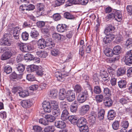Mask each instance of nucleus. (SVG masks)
Here are the masks:
<instances>
[{
    "mask_svg": "<svg viewBox=\"0 0 132 132\" xmlns=\"http://www.w3.org/2000/svg\"><path fill=\"white\" fill-rule=\"evenodd\" d=\"M32 30L30 33V35L32 38H37L39 35V33L36 29L34 28H31Z\"/></svg>",
    "mask_w": 132,
    "mask_h": 132,
    "instance_id": "nucleus-24",
    "label": "nucleus"
},
{
    "mask_svg": "<svg viewBox=\"0 0 132 132\" xmlns=\"http://www.w3.org/2000/svg\"><path fill=\"white\" fill-rule=\"evenodd\" d=\"M105 114V111L103 109H101L98 112V116L99 119L100 120L103 119Z\"/></svg>",
    "mask_w": 132,
    "mask_h": 132,
    "instance_id": "nucleus-39",
    "label": "nucleus"
},
{
    "mask_svg": "<svg viewBox=\"0 0 132 132\" xmlns=\"http://www.w3.org/2000/svg\"><path fill=\"white\" fill-rule=\"evenodd\" d=\"M103 92L104 94L107 96L110 97L112 95L111 90L108 88H106L104 89Z\"/></svg>",
    "mask_w": 132,
    "mask_h": 132,
    "instance_id": "nucleus-45",
    "label": "nucleus"
},
{
    "mask_svg": "<svg viewBox=\"0 0 132 132\" xmlns=\"http://www.w3.org/2000/svg\"><path fill=\"white\" fill-rule=\"evenodd\" d=\"M11 79L18 80L22 78V74L18 75L15 72H13L11 75Z\"/></svg>",
    "mask_w": 132,
    "mask_h": 132,
    "instance_id": "nucleus-23",
    "label": "nucleus"
},
{
    "mask_svg": "<svg viewBox=\"0 0 132 132\" xmlns=\"http://www.w3.org/2000/svg\"><path fill=\"white\" fill-rule=\"evenodd\" d=\"M86 119L84 117H81L78 119L77 125L79 127L86 125Z\"/></svg>",
    "mask_w": 132,
    "mask_h": 132,
    "instance_id": "nucleus-17",
    "label": "nucleus"
},
{
    "mask_svg": "<svg viewBox=\"0 0 132 132\" xmlns=\"http://www.w3.org/2000/svg\"><path fill=\"white\" fill-rule=\"evenodd\" d=\"M53 18L55 21H57L61 19V16L60 14L56 13L53 15Z\"/></svg>",
    "mask_w": 132,
    "mask_h": 132,
    "instance_id": "nucleus-57",
    "label": "nucleus"
},
{
    "mask_svg": "<svg viewBox=\"0 0 132 132\" xmlns=\"http://www.w3.org/2000/svg\"><path fill=\"white\" fill-rule=\"evenodd\" d=\"M38 47L39 49H43L46 46V43L43 39H40L38 42Z\"/></svg>",
    "mask_w": 132,
    "mask_h": 132,
    "instance_id": "nucleus-14",
    "label": "nucleus"
},
{
    "mask_svg": "<svg viewBox=\"0 0 132 132\" xmlns=\"http://www.w3.org/2000/svg\"><path fill=\"white\" fill-rule=\"evenodd\" d=\"M104 53L107 56L109 57L112 56L114 54L113 51L110 48L105 49Z\"/></svg>",
    "mask_w": 132,
    "mask_h": 132,
    "instance_id": "nucleus-30",
    "label": "nucleus"
},
{
    "mask_svg": "<svg viewBox=\"0 0 132 132\" xmlns=\"http://www.w3.org/2000/svg\"><path fill=\"white\" fill-rule=\"evenodd\" d=\"M52 37L53 39L56 40H60L61 39L60 35L58 33H54L53 34Z\"/></svg>",
    "mask_w": 132,
    "mask_h": 132,
    "instance_id": "nucleus-62",
    "label": "nucleus"
},
{
    "mask_svg": "<svg viewBox=\"0 0 132 132\" xmlns=\"http://www.w3.org/2000/svg\"><path fill=\"white\" fill-rule=\"evenodd\" d=\"M26 78L29 81H33L36 79V78L33 74L31 73L28 74L27 75Z\"/></svg>",
    "mask_w": 132,
    "mask_h": 132,
    "instance_id": "nucleus-49",
    "label": "nucleus"
},
{
    "mask_svg": "<svg viewBox=\"0 0 132 132\" xmlns=\"http://www.w3.org/2000/svg\"><path fill=\"white\" fill-rule=\"evenodd\" d=\"M55 77L57 79L60 81H62V80H64V76H67V73L66 72L63 71H62L61 73L59 72H56L54 73Z\"/></svg>",
    "mask_w": 132,
    "mask_h": 132,
    "instance_id": "nucleus-7",
    "label": "nucleus"
},
{
    "mask_svg": "<svg viewBox=\"0 0 132 132\" xmlns=\"http://www.w3.org/2000/svg\"><path fill=\"white\" fill-rule=\"evenodd\" d=\"M125 73V70L123 68H119L117 71V75L118 76H122Z\"/></svg>",
    "mask_w": 132,
    "mask_h": 132,
    "instance_id": "nucleus-31",
    "label": "nucleus"
},
{
    "mask_svg": "<svg viewBox=\"0 0 132 132\" xmlns=\"http://www.w3.org/2000/svg\"><path fill=\"white\" fill-rule=\"evenodd\" d=\"M64 17L68 19H74V16L72 14L68 12H65L64 14Z\"/></svg>",
    "mask_w": 132,
    "mask_h": 132,
    "instance_id": "nucleus-50",
    "label": "nucleus"
},
{
    "mask_svg": "<svg viewBox=\"0 0 132 132\" xmlns=\"http://www.w3.org/2000/svg\"><path fill=\"white\" fill-rule=\"evenodd\" d=\"M119 124L118 121H115L112 125V126L113 129L115 130H118L119 128Z\"/></svg>",
    "mask_w": 132,
    "mask_h": 132,
    "instance_id": "nucleus-47",
    "label": "nucleus"
},
{
    "mask_svg": "<svg viewBox=\"0 0 132 132\" xmlns=\"http://www.w3.org/2000/svg\"><path fill=\"white\" fill-rule=\"evenodd\" d=\"M65 0H56L55 1V6H58L63 4Z\"/></svg>",
    "mask_w": 132,
    "mask_h": 132,
    "instance_id": "nucleus-56",
    "label": "nucleus"
},
{
    "mask_svg": "<svg viewBox=\"0 0 132 132\" xmlns=\"http://www.w3.org/2000/svg\"><path fill=\"white\" fill-rule=\"evenodd\" d=\"M88 96V92L86 90H85L84 92L78 95L77 101L79 103H82L86 101Z\"/></svg>",
    "mask_w": 132,
    "mask_h": 132,
    "instance_id": "nucleus-2",
    "label": "nucleus"
},
{
    "mask_svg": "<svg viewBox=\"0 0 132 132\" xmlns=\"http://www.w3.org/2000/svg\"><path fill=\"white\" fill-rule=\"evenodd\" d=\"M122 51L121 47L119 45L114 47L113 48V51L114 54L117 55L120 53Z\"/></svg>",
    "mask_w": 132,
    "mask_h": 132,
    "instance_id": "nucleus-33",
    "label": "nucleus"
},
{
    "mask_svg": "<svg viewBox=\"0 0 132 132\" xmlns=\"http://www.w3.org/2000/svg\"><path fill=\"white\" fill-rule=\"evenodd\" d=\"M33 129L35 131L37 132H40L42 130V127L37 125L34 126Z\"/></svg>",
    "mask_w": 132,
    "mask_h": 132,
    "instance_id": "nucleus-64",
    "label": "nucleus"
},
{
    "mask_svg": "<svg viewBox=\"0 0 132 132\" xmlns=\"http://www.w3.org/2000/svg\"><path fill=\"white\" fill-rule=\"evenodd\" d=\"M94 93L97 94H100L101 92V88L98 85H96L94 87Z\"/></svg>",
    "mask_w": 132,
    "mask_h": 132,
    "instance_id": "nucleus-55",
    "label": "nucleus"
},
{
    "mask_svg": "<svg viewBox=\"0 0 132 132\" xmlns=\"http://www.w3.org/2000/svg\"><path fill=\"white\" fill-rule=\"evenodd\" d=\"M36 54L38 56L44 58L47 56V53L45 51H39L36 52Z\"/></svg>",
    "mask_w": 132,
    "mask_h": 132,
    "instance_id": "nucleus-28",
    "label": "nucleus"
},
{
    "mask_svg": "<svg viewBox=\"0 0 132 132\" xmlns=\"http://www.w3.org/2000/svg\"><path fill=\"white\" fill-rule=\"evenodd\" d=\"M71 123L74 125H77L78 121V118L75 116H69L68 118Z\"/></svg>",
    "mask_w": 132,
    "mask_h": 132,
    "instance_id": "nucleus-27",
    "label": "nucleus"
},
{
    "mask_svg": "<svg viewBox=\"0 0 132 132\" xmlns=\"http://www.w3.org/2000/svg\"><path fill=\"white\" fill-rule=\"evenodd\" d=\"M22 90V88L20 86H16L13 87L12 89V92L14 94L16 93L19 94L20 91Z\"/></svg>",
    "mask_w": 132,
    "mask_h": 132,
    "instance_id": "nucleus-37",
    "label": "nucleus"
},
{
    "mask_svg": "<svg viewBox=\"0 0 132 132\" xmlns=\"http://www.w3.org/2000/svg\"><path fill=\"white\" fill-rule=\"evenodd\" d=\"M79 0H68L66 2L67 6H71L72 4H78Z\"/></svg>",
    "mask_w": 132,
    "mask_h": 132,
    "instance_id": "nucleus-35",
    "label": "nucleus"
},
{
    "mask_svg": "<svg viewBox=\"0 0 132 132\" xmlns=\"http://www.w3.org/2000/svg\"><path fill=\"white\" fill-rule=\"evenodd\" d=\"M34 58V56L31 54L28 53L24 56L25 59L28 61L33 60Z\"/></svg>",
    "mask_w": 132,
    "mask_h": 132,
    "instance_id": "nucleus-44",
    "label": "nucleus"
},
{
    "mask_svg": "<svg viewBox=\"0 0 132 132\" xmlns=\"http://www.w3.org/2000/svg\"><path fill=\"white\" fill-rule=\"evenodd\" d=\"M44 129L46 132H53L55 130L54 127L53 126H47Z\"/></svg>",
    "mask_w": 132,
    "mask_h": 132,
    "instance_id": "nucleus-46",
    "label": "nucleus"
},
{
    "mask_svg": "<svg viewBox=\"0 0 132 132\" xmlns=\"http://www.w3.org/2000/svg\"><path fill=\"white\" fill-rule=\"evenodd\" d=\"M79 128L80 132H88L89 130L88 127L86 125Z\"/></svg>",
    "mask_w": 132,
    "mask_h": 132,
    "instance_id": "nucleus-43",
    "label": "nucleus"
},
{
    "mask_svg": "<svg viewBox=\"0 0 132 132\" xmlns=\"http://www.w3.org/2000/svg\"><path fill=\"white\" fill-rule=\"evenodd\" d=\"M103 97V96L102 94L97 95L95 96L96 100L97 103L102 102Z\"/></svg>",
    "mask_w": 132,
    "mask_h": 132,
    "instance_id": "nucleus-58",
    "label": "nucleus"
},
{
    "mask_svg": "<svg viewBox=\"0 0 132 132\" xmlns=\"http://www.w3.org/2000/svg\"><path fill=\"white\" fill-rule=\"evenodd\" d=\"M93 79L94 84L96 85H98L99 84V80L97 74H94L93 76Z\"/></svg>",
    "mask_w": 132,
    "mask_h": 132,
    "instance_id": "nucleus-54",
    "label": "nucleus"
},
{
    "mask_svg": "<svg viewBox=\"0 0 132 132\" xmlns=\"http://www.w3.org/2000/svg\"><path fill=\"white\" fill-rule=\"evenodd\" d=\"M127 82L125 80H121L118 82V85L119 87L121 88H125L127 85Z\"/></svg>",
    "mask_w": 132,
    "mask_h": 132,
    "instance_id": "nucleus-29",
    "label": "nucleus"
},
{
    "mask_svg": "<svg viewBox=\"0 0 132 132\" xmlns=\"http://www.w3.org/2000/svg\"><path fill=\"white\" fill-rule=\"evenodd\" d=\"M35 9V6L32 4L27 5H22L20 7V11L23 13H27V11L32 10Z\"/></svg>",
    "mask_w": 132,
    "mask_h": 132,
    "instance_id": "nucleus-3",
    "label": "nucleus"
},
{
    "mask_svg": "<svg viewBox=\"0 0 132 132\" xmlns=\"http://www.w3.org/2000/svg\"><path fill=\"white\" fill-rule=\"evenodd\" d=\"M114 29L115 28L111 24H110L105 29L104 33L105 34H107V33H108V32L114 31Z\"/></svg>",
    "mask_w": 132,
    "mask_h": 132,
    "instance_id": "nucleus-32",
    "label": "nucleus"
},
{
    "mask_svg": "<svg viewBox=\"0 0 132 132\" xmlns=\"http://www.w3.org/2000/svg\"><path fill=\"white\" fill-rule=\"evenodd\" d=\"M21 105L24 108H29L32 105V101L30 100H23L20 102Z\"/></svg>",
    "mask_w": 132,
    "mask_h": 132,
    "instance_id": "nucleus-10",
    "label": "nucleus"
},
{
    "mask_svg": "<svg viewBox=\"0 0 132 132\" xmlns=\"http://www.w3.org/2000/svg\"><path fill=\"white\" fill-rule=\"evenodd\" d=\"M125 47L128 48H130L132 46V39H127L125 44Z\"/></svg>",
    "mask_w": 132,
    "mask_h": 132,
    "instance_id": "nucleus-48",
    "label": "nucleus"
},
{
    "mask_svg": "<svg viewBox=\"0 0 132 132\" xmlns=\"http://www.w3.org/2000/svg\"><path fill=\"white\" fill-rule=\"evenodd\" d=\"M12 55V53L9 51L5 52L2 55L1 59L2 60H5L10 58Z\"/></svg>",
    "mask_w": 132,
    "mask_h": 132,
    "instance_id": "nucleus-21",
    "label": "nucleus"
},
{
    "mask_svg": "<svg viewBox=\"0 0 132 132\" xmlns=\"http://www.w3.org/2000/svg\"><path fill=\"white\" fill-rule=\"evenodd\" d=\"M11 44V41L7 36V34H5L3 38L0 40V44L3 46H9Z\"/></svg>",
    "mask_w": 132,
    "mask_h": 132,
    "instance_id": "nucleus-5",
    "label": "nucleus"
},
{
    "mask_svg": "<svg viewBox=\"0 0 132 132\" xmlns=\"http://www.w3.org/2000/svg\"><path fill=\"white\" fill-rule=\"evenodd\" d=\"M104 101V105L105 106L108 107H111L113 103V101L111 99L108 97L105 98Z\"/></svg>",
    "mask_w": 132,
    "mask_h": 132,
    "instance_id": "nucleus-18",
    "label": "nucleus"
},
{
    "mask_svg": "<svg viewBox=\"0 0 132 132\" xmlns=\"http://www.w3.org/2000/svg\"><path fill=\"white\" fill-rule=\"evenodd\" d=\"M45 118L47 120L48 122H53L55 120V117L53 116L50 115H46L45 116Z\"/></svg>",
    "mask_w": 132,
    "mask_h": 132,
    "instance_id": "nucleus-36",
    "label": "nucleus"
},
{
    "mask_svg": "<svg viewBox=\"0 0 132 132\" xmlns=\"http://www.w3.org/2000/svg\"><path fill=\"white\" fill-rule=\"evenodd\" d=\"M50 29L49 27H45L41 29V31L44 34H47L49 32Z\"/></svg>",
    "mask_w": 132,
    "mask_h": 132,
    "instance_id": "nucleus-61",
    "label": "nucleus"
},
{
    "mask_svg": "<svg viewBox=\"0 0 132 132\" xmlns=\"http://www.w3.org/2000/svg\"><path fill=\"white\" fill-rule=\"evenodd\" d=\"M79 103L76 101L73 102L71 105L70 110L71 112L72 113H75L77 111Z\"/></svg>",
    "mask_w": 132,
    "mask_h": 132,
    "instance_id": "nucleus-13",
    "label": "nucleus"
},
{
    "mask_svg": "<svg viewBox=\"0 0 132 132\" xmlns=\"http://www.w3.org/2000/svg\"><path fill=\"white\" fill-rule=\"evenodd\" d=\"M21 29L19 27H17L14 28L13 31V34L15 39H18L19 38V35L20 30Z\"/></svg>",
    "mask_w": 132,
    "mask_h": 132,
    "instance_id": "nucleus-15",
    "label": "nucleus"
},
{
    "mask_svg": "<svg viewBox=\"0 0 132 132\" xmlns=\"http://www.w3.org/2000/svg\"><path fill=\"white\" fill-rule=\"evenodd\" d=\"M67 92L64 88L60 89L59 96V99L61 100H64L67 96Z\"/></svg>",
    "mask_w": 132,
    "mask_h": 132,
    "instance_id": "nucleus-11",
    "label": "nucleus"
},
{
    "mask_svg": "<svg viewBox=\"0 0 132 132\" xmlns=\"http://www.w3.org/2000/svg\"><path fill=\"white\" fill-rule=\"evenodd\" d=\"M125 62L127 65H130L132 64V50H130L127 52L125 56Z\"/></svg>",
    "mask_w": 132,
    "mask_h": 132,
    "instance_id": "nucleus-4",
    "label": "nucleus"
},
{
    "mask_svg": "<svg viewBox=\"0 0 132 132\" xmlns=\"http://www.w3.org/2000/svg\"><path fill=\"white\" fill-rule=\"evenodd\" d=\"M19 96L21 97H25L29 95L28 92L26 90H21L19 92Z\"/></svg>",
    "mask_w": 132,
    "mask_h": 132,
    "instance_id": "nucleus-40",
    "label": "nucleus"
},
{
    "mask_svg": "<svg viewBox=\"0 0 132 132\" xmlns=\"http://www.w3.org/2000/svg\"><path fill=\"white\" fill-rule=\"evenodd\" d=\"M114 38L115 39L114 42L117 44H118L121 42L122 40V36L119 34L115 35Z\"/></svg>",
    "mask_w": 132,
    "mask_h": 132,
    "instance_id": "nucleus-38",
    "label": "nucleus"
},
{
    "mask_svg": "<svg viewBox=\"0 0 132 132\" xmlns=\"http://www.w3.org/2000/svg\"><path fill=\"white\" fill-rule=\"evenodd\" d=\"M59 53V51L57 48H53L51 52L52 55L54 56H56L58 55Z\"/></svg>",
    "mask_w": 132,
    "mask_h": 132,
    "instance_id": "nucleus-51",
    "label": "nucleus"
},
{
    "mask_svg": "<svg viewBox=\"0 0 132 132\" xmlns=\"http://www.w3.org/2000/svg\"><path fill=\"white\" fill-rule=\"evenodd\" d=\"M37 13L39 16L42 15V12L44 11V6L42 3L38 4L37 5Z\"/></svg>",
    "mask_w": 132,
    "mask_h": 132,
    "instance_id": "nucleus-12",
    "label": "nucleus"
},
{
    "mask_svg": "<svg viewBox=\"0 0 132 132\" xmlns=\"http://www.w3.org/2000/svg\"><path fill=\"white\" fill-rule=\"evenodd\" d=\"M122 16L120 11L113 9L111 13L106 15L105 18L108 20L110 19H115L118 21L120 22L122 19Z\"/></svg>",
    "mask_w": 132,
    "mask_h": 132,
    "instance_id": "nucleus-1",
    "label": "nucleus"
},
{
    "mask_svg": "<svg viewBox=\"0 0 132 132\" xmlns=\"http://www.w3.org/2000/svg\"><path fill=\"white\" fill-rule=\"evenodd\" d=\"M55 126L58 128L62 129L66 126V124L63 121H59L55 122Z\"/></svg>",
    "mask_w": 132,
    "mask_h": 132,
    "instance_id": "nucleus-19",
    "label": "nucleus"
},
{
    "mask_svg": "<svg viewBox=\"0 0 132 132\" xmlns=\"http://www.w3.org/2000/svg\"><path fill=\"white\" fill-rule=\"evenodd\" d=\"M15 68L17 72L20 74H22V73L24 71L25 67L22 64H19L16 66Z\"/></svg>",
    "mask_w": 132,
    "mask_h": 132,
    "instance_id": "nucleus-20",
    "label": "nucleus"
},
{
    "mask_svg": "<svg viewBox=\"0 0 132 132\" xmlns=\"http://www.w3.org/2000/svg\"><path fill=\"white\" fill-rule=\"evenodd\" d=\"M74 89L77 93H79L82 91V88L80 85L77 84L75 86Z\"/></svg>",
    "mask_w": 132,
    "mask_h": 132,
    "instance_id": "nucleus-52",
    "label": "nucleus"
},
{
    "mask_svg": "<svg viewBox=\"0 0 132 132\" xmlns=\"http://www.w3.org/2000/svg\"><path fill=\"white\" fill-rule=\"evenodd\" d=\"M67 26L65 24H59L57 27V29L58 32H62L65 31L66 30Z\"/></svg>",
    "mask_w": 132,
    "mask_h": 132,
    "instance_id": "nucleus-25",
    "label": "nucleus"
},
{
    "mask_svg": "<svg viewBox=\"0 0 132 132\" xmlns=\"http://www.w3.org/2000/svg\"><path fill=\"white\" fill-rule=\"evenodd\" d=\"M83 78L85 81L86 84L87 85V87L90 86V85L89 82V76L87 75H85L83 77Z\"/></svg>",
    "mask_w": 132,
    "mask_h": 132,
    "instance_id": "nucleus-63",
    "label": "nucleus"
},
{
    "mask_svg": "<svg viewBox=\"0 0 132 132\" xmlns=\"http://www.w3.org/2000/svg\"><path fill=\"white\" fill-rule=\"evenodd\" d=\"M21 37L23 40H27L28 39V34L26 32H24L22 34Z\"/></svg>",
    "mask_w": 132,
    "mask_h": 132,
    "instance_id": "nucleus-59",
    "label": "nucleus"
},
{
    "mask_svg": "<svg viewBox=\"0 0 132 132\" xmlns=\"http://www.w3.org/2000/svg\"><path fill=\"white\" fill-rule=\"evenodd\" d=\"M42 104L43 108L45 112L50 113L51 112L52 107H51L50 102L44 101L43 102Z\"/></svg>",
    "mask_w": 132,
    "mask_h": 132,
    "instance_id": "nucleus-8",
    "label": "nucleus"
},
{
    "mask_svg": "<svg viewBox=\"0 0 132 132\" xmlns=\"http://www.w3.org/2000/svg\"><path fill=\"white\" fill-rule=\"evenodd\" d=\"M52 113L53 115L56 116H58L60 115V111L58 107L57 108L53 109Z\"/></svg>",
    "mask_w": 132,
    "mask_h": 132,
    "instance_id": "nucleus-42",
    "label": "nucleus"
},
{
    "mask_svg": "<svg viewBox=\"0 0 132 132\" xmlns=\"http://www.w3.org/2000/svg\"><path fill=\"white\" fill-rule=\"evenodd\" d=\"M75 93L73 91L69 90L67 92L66 98L68 102H71L73 101L75 99Z\"/></svg>",
    "mask_w": 132,
    "mask_h": 132,
    "instance_id": "nucleus-6",
    "label": "nucleus"
},
{
    "mask_svg": "<svg viewBox=\"0 0 132 132\" xmlns=\"http://www.w3.org/2000/svg\"><path fill=\"white\" fill-rule=\"evenodd\" d=\"M57 90L53 89L50 91L49 95L50 96L53 98H55L57 96Z\"/></svg>",
    "mask_w": 132,
    "mask_h": 132,
    "instance_id": "nucleus-34",
    "label": "nucleus"
},
{
    "mask_svg": "<svg viewBox=\"0 0 132 132\" xmlns=\"http://www.w3.org/2000/svg\"><path fill=\"white\" fill-rule=\"evenodd\" d=\"M116 112L113 110H110L108 112L107 117L110 120H113L116 116Z\"/></svg>",
    "mask_w": 132,
    "mask_h": 132,
    "instance_id": "nucleus-16",
    "label": "nucleus"
},
{
    "mask_svg": "<svg viewBox=\"0 0 132 132\" xmlns=\"http://www.w3.org/2000/svg\"><path fill=\"white\" fill-rule=\"evenodd\" d=\"M89 108L90 106L88 105H83L80 109L79 113L80 115H85L88 112Z\"/></svg>",
    "mask_w": 132,
    "mask_h": 132,
    "instance_id": "nucleus-9",
    "label": "nucleus"
},
{
    "mask_svg": "<svg viewBox=\"0 0 132 132\" xmlns=\"http://www.w3.org/2000/svg\"><path fill=\"white\" fill-rule=\"evenodd\" d=\"M69 113L67 109H64L62 112L61 116V119L63 121L67 120L68 118Z\"/></svg>",
    "mask_w": 132,
    "mask_h": 132,
    "instance_id": "nucleus-22",
    "label": "nucleus"
},
{
    "mask_svg": "<svg viewBox=\"0 0 132 132\" xmlns=\"http://www.w3.org/2000/svg\"><path fill=\"white\" fill-rule=\"evenodd\" d=\"M39 123L44 125H46L48 124V122L46 118L45 119L43 118L40 119L39 120Z\"/></svg>",
    "mask_w": 132,
    "mask_h": 132,
    "instance_id": "nucleus-60",
    "label": "nucleus"
},
{
    "mask_svg": "<svg viewBox=\"0 0 132 132\" xmlns=\"http://www.w3.org/2000/svg\"><path fill=\"white\" fill-rule=\"evenodd\" d=\"M4 71L7 74H9L11 72L12 69L11 67L9 65L6 66L4 69Z\"/></svg>",
    "mask_w": 132,
    "mask_h": 132,
    "instance_id": "nucleus-53",
    "label": "nucleus"
},
{
    "mask_svg": "<svg viewBox=\"0 0 132 132\" xmlns=\"http://www.w3.org/2000/svg\"><path fill=\"white\" fill-rule=\"evenodd\" d=\"M121 124L122 127L121 129L127 130L129 125V123L127 121H122Z\"/></svg>",
    "mask_w": 132,
    "mask_h": 132,
    "instance_id": "nucleus-41",
    "label": "nucleus"
},
{
    "mask_svg": "<svg viewBox=\"0 0 132 132\" xmlns=\"http://www.w3.org/2000/svg\"><path fill=\"white\" fill-rule=\"evenodd\" d=\"M17 45L19 47L20 50L22 52H27V45L21 43H18Z\"/></svg>",
    "mask_w": 132,
    "mask_h": 132,
    "instance_id": "nucleus-26",
    "label": "nucleus"
}]
</instances>
